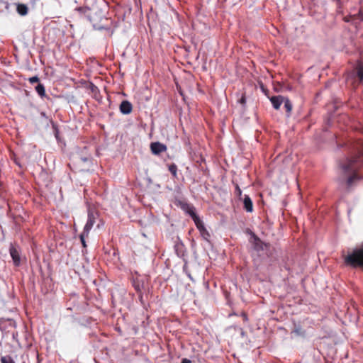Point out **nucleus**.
<instances>
[{
  "label": "nucleus",
  "mask_w": 363,
  "mask_h": 363,
  "mask_svg": "<svg viewBox=\"0 0 363 363\" xmlns=\"http://www.w3.org/2000/svg\"><path fill=\"white\" fill-rule=\"evenodd\" d=\"M363 164V141L359 139L355 142L352 147V155L347 157L340 163L342 175L341 182H345L350 187L355 181L359 179L357 171Z\"/></svg>",
  "instance_id": "f257e3e1"
},
{
  "label": "nucleus",
  "mask_w": 363,
  "mask_h": 363,
  "mask_svg": "<svg viewBox=\"0 0 363 363\" xmlns=\"http://www.w3.org/2000/svg\"><path fill=\"white\" fill-rule=\"evenodd\" d=\"M345 264L352 267L363 268V246L355 248L344 258Z\"/></svg>",
  "instance_id": "f03ea898"
},
{
  "label": "nucleus",
  "mask_w": 363,
  "mask_h": 363,
  "mask_svg": "<svg viewBox=\"0 0 363 363\" xmlns=\"http://www.w3.org/2000/svg\"><path fill=\"white\" fill-rule=\"evenodd\" d=\"M355 77L358 78L359 83L363 81V64L361 62H359L356 68L348 74L347 81L349 82Z\"/></svg>",
  "instance_id": "7ed1b4c3"
},
{
  "label": "nucleus",
  "mask_w": 363,
  "mask_h": 363,
  "mask_svg": "<svg viewBox=\"0 0 363 363\" xmlns=\"http://www.w3.org/2000/svg\"><path fill=\"white\" fill-rule=\"evenodd\" d=\"M9 253L12 258L13 263L15 267H19L21 264V256L20 253V250L14 247L13 245H11L9 247Z\"/></svg>",
  "instance_id": "20e7f679"
},
{
  "label": "nucleus",
  "mask_w": 363,
  "mask_h": 363,
  "mask_svg": "<svg viewBox=\"0 0 363 363\" xmlns=\"http://www.w3.org/2000/svg\"><path fill=\"white\" fill-rule=\"evenodd\" d=\"M97 218L96 213L94 212L89 211L88 213V219L86 223L84 228V230L86 234H89L91 229L92 228L94 224L95 223L96 219Z\"/></svg>",
  "instance_id": "39448f33"
},
{
  "label": "nucleus",
  "mask_w": 363,
  "mask_h": 363,
  "mask_svg": "<svg viewBox=\"0 0 363 363\" xmlns=\"http://www.w3.org/2000/svg\"><path fill=\"white\" fill-rule=\"evenodd\" d=\"M194 223H195L197 228L199 229L203 238L205 239L206 240H208V238H210V234H209L208 231L206 230V228H205L202 220H201L200 218H196V220H194Z\"/></svg>",
  "instance_id": "423d86ee"
},
{
  "label": "nucleus",
  "mask_w": 363,
  "mask_h": 363,
  "mask_svg": "<svg viewBox=\"0 0 363 363\" xmlns=\"http://www.w3.org/2000/svg\"><path fill=\"white\" fill-rule=\"evenodd\" d=\"M150 149L154 155H159L167 150V146L159 142H155L151 143Z\"/></svg>",
  "instance_id": "0eeeda50"
},
{
  "label": "nucleus",
  "mask_w": 363,
  "mask_h": 363,
  "mask_svg": "<svg viewBox=\"0 0 363 363\" xmlns=\"http://www.w3.org/2000/svg\"><path fill=\"white\" fill-rule=\"evenodd\" d=\"M120 111L125 115H128L132 112L133 106L128 101H123L119 107Z\"/></svg>",
  "instance_id": "6e6552de"
},
{
  "label": "nucleus",
  "mask_w": 363,
  "mask_h": 363,
  "mask_svg": "<svg viewBox=\"0 0 363 363\" xmlns=\"http://www.w3.org/2000/svg\"><path fill=\"white\" fill-rule=\"evenodd\" d=\"M182 209L185 211L192 218L194 221L196 220V218H199L195 212V208L191 204H183Z\"/></svg>",
  "instance_id": "1a4fd4ad"
},
{
  "label": "nucleus",
  "mask_w": 363,
  "mask_h": 363,
  "mask_svg": "<svg viewBox=\"0 0 363 363\" xmlns=\"http://www.w3.org/2000/svg\"><path fill=\"white\" fill-rule=\"evenodd\" d=\"M284 96H272L270 99V101L273 106V107L275 109H279L281 106V105L283 104V101H284Z\"/></svg>",
  "instance_id": "9d476101"
},
{
  "label": "nucleus",
  "mask_w": 363,
  "mask_h": 363,
  "mask_svg": "<svg viewBox=\"0 0 363 363\" xmlns=\"http://www.w3.org/2000/svg\"><path fill=\"white\" fill-rule=\"evenodd\" d=\"M243 204L244 208L247 212H252L253 211L252 201L248 195H245Z\"/></svg>",
  "instance_id": "9b49d317"
},
{
  "label": "nucleus",
  "mask_w": 363,
  "mask_h": 363,
  "mask_svg": "<svg viewBox=\"0 0 363 363\" xmlns=\"http://www.w3.org/2000/svg\"><path fill=\"white\" fill-rule=\"evenodd\" d=\"M284 107L286 110L287 116H290V113L292 111V104L288 98H284V101H283Z\"/></svg>",
  "instance_id": "f8f14e48"
},
{
  "label": "nucleus",
  "mask_w": 363,
  "mask_h": 363,
  "mask_svg": "<svg viewBox=\"0 0 363 363\" xmlns=\"http://www.w3.org/2000/svg\"><path fill=\"white\" fill-rule=\"evenodd\" d=\"M28 9L26 5L23 4H18L17 6V12L21 15L25 16L28 13Z\"/></svg>",
  "instance_id": "ddd939ff"
},
{
  "label": "nucleus",
  "mask_w": 363,
  "mask_h": 363,
  "mask_svg": "<svg viewBox=\"0 0 363 363\" xmlns=\"http://www.w3.org/2000/svg\"><path fill=\"white\" fill-rule=\"evenodd\" d=\"M35 91L40 97H44L45 96V89L43 84L38 83L35 86Z\"/></svg>",
  "instance_id": "4468645a"
},
{
  "label": "nucleus",
  "mask_w": 363,
  "mask_h": 363,
  "mask_svg": "<svg viewBox=\"0 0 363 363\" xmlns=\"http://www.w3.org/2000/svg\"><path fill=\"white\" fill-rule=\"evenodd\" d=\"M168 169H169V171L172 174V176L174 178H176L177 177V166L174 163H172L169 165Z\"/></svg>",
  "instance_id": "2eb2a0df"
},
{
  "label": "nucleus",
  "mask_w": 363,
  "mask_h": 363,
  "mask_svg": "<svg viewBox=\"0 0 363 363\" xmlns=\"http://www.w3.org/2000/svg\"><path fill=\"white\" fill-rule=\"evenodd\" d=\"M1 363H15L12 357L9 355L3 356L1 357Z\"/></svg>",
  "instance_id": "dca6fc26"
},
{
  "label": "nucleus",
  "mask_w": 363,
  "mask_h": 363,
  "mask_svg": "<svg viewBox=\"0 0 363 363\" xmlns=\"http://www.w3.org/2000/svg\"><path fill=\"white\" fill-rule=\"evenodd\" d=\"M263 242L259 240V239H255V248L257 250H263Z\"/></svg>",
  "instance_id": "f3484780"
},
{
  "label": "nucleus",
  "mask_w": 363,
  "mask_h": 363,
  "mask_svg": "<svg viewBox=\"0 0 363 363\" xmlns=\"http://www.w3.org/2000/svg\"><path fill=\"white\" fill-rule=\"evenodd\" d=\"M89 234H86L85 231H83L82 233L79 235L81 242L84 247H86L85 238L88 237Z\"/></svg>",
  "instance_id": "a211bd4d"
},
{
  "label": "nucleus",
  "mask_w": 363,
  "mask_h": 363,
  "mask_svg": "<svg viewBox=\"0 0 363 363\" xmlns=\"http://www.w3.org/2000/svg\"><path fill=\"white\" fill-rule=\"evenodd\" d=\"M28 81L30 84L37 83V82H39V78L37 76H34V77H30L28 79Z\"/></svg>",
  "instance_id": "6ab92c4d"
},
{
  "label": "nucleus",
  "mask_w": 363,
  "mask_h": 363,
  "mask_svg": "<svg viewBox=\"0 0 363 363\" xmlns=\"http://www.w3.org/2000/svg\"><path fill=\"white\" fill-rule=\"evenodd\" d=\"M77 10L80 12L86 13L87 11H89V9L87 7H79Z\"/></svg>",
  "instance_id": "aec40b11"
},
{
  "label": "nucleus",
  "mask_w": 363,
  "mask_h": 363,
  "mask_svg": "<svg viewBox=\"0 0 363 363\" xmlns=\"http://www.w3.org/2000/svg\"><path fill=\"white\" fill-rule=\"evenodd\" d=\"M134 287H135V290H136L137 291H138V292H139V291H140V290H141V286H140V284H139V283H136V282H135V283H134Z\"/></svg>",
  "instance_id": "412c9836"
},
{
  "label": "nucleus",
  "mask_w": 363,
  "mask_h": 363,
  "mask_svg": "<svg viewBox=\"0 0 363 363\" xmlns=\"http://www.w3.org/2000/svg\"><path fill=\"white\" fill-rule=\"evenodd\" d=\"M235 192L238 196H240L242 194V191L238 185H236L235 186Z\"/></svg>",
  "instance_id": "4be33fe9"
},
{
  "label": "nucleus",
  "mask_w": 363,
  "mask_h": 363,
  "mask_svg": "<svg viewBox=\"0 0 363 363\" xmlns=\"http://www.w3.org/2000/svg\"><path fill=\"white\" fill-rule=\"evenodd\" d=\"M182 363H191V361L186 358H184L182 360Z\"/></svg>",
  "instance_id": "5701e85b"
},
{
  "label": "nucleus",
  "mask_w": 363,
  "mask_h": 363,
  "mask_svg": "<svg viewBox=\"0 0 363 363\" xmlns=\"http://www.w3.org/2000/svg\"><path fill=\"white\" fill-rule=\"evenodd\" d=\"M240 103L242 104H245V98L244 96H242L241 99H240Z\"/></svg>",
  "instance_id": "b1692460"
}]
</instances>
